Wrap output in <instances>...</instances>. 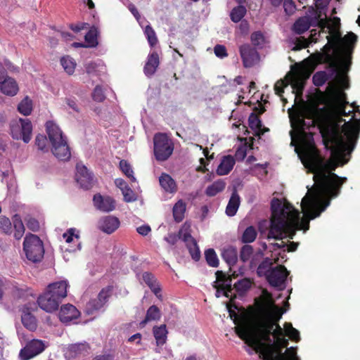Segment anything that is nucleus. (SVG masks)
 I'll use <instances>...</instances> for the list:
<instances>
[{
	"label": "nucleus",
	"mask_w": 360,
	"mask_h": 360,
	"mask_svg": "<svg viewBox=\"0 0 360 360\" xmlns=\"http://www.w3.org/2000/svg\"><path fill=\"white\" fill-rule=\"evenodd\" d=\"M186 247L192 259L195 261H198L200 258V251L195 238H192V243H188Z\"/></svg>",
	"instance_id": "45"
},
{
	"label": "nucleus",
	"mask_w": 360,
	"mask_h": 360,
	"mask_svg": "<svg viewBox=\"0 0 360 360\" xmlns=\"http://www.w3.org/2000/svg\"><path fill=\"white\" fill-rule=\"evenodd\" d=\"M161 188L168 193H175L177 191V185L174 179L168 174L162 173L159 177Z\"/></svg>",
	"instance_id": "23"
},
{
	"label": "nucleus",
	"mask_w": 360,
	"mask_h": 360,
	"mask_svg": "<svg viewBox=\"0 0 360 360\" xmlns=\"http://www.w3.org/2000/svg\"><path fill=\"white\" fill-rule=\"evenodd\" d=\"M231 282L232 279L231 276H228L227 280H226L224 283L218 285L217 292L221 290L225 297H231V295H230L232 292Z\"/></svg>",
	"instance_id": "43"
},
{
	"label": "nucleus",
	"mask_w": 360,
	"mask_h": 360,
	"mask_svg": "<svg viewBox=\"0 0 360 360\" xmlns=\"http://www.w3.org/2000/svg\"><path fill=\"white\" fill-rule=\"evenodd\" d=\"M120 222L117 217L114 216H105L98 221V228L103 232L111 234L120 226Z\"/></svg>",
	"instance_id": "18"
},
{
	"label": "nucleus",
	"mask_w": 360,
	"mask_h": 360,
	"mask_svg": "<svg viewBox=\"0 0 360 360\" xmlns=\"http://www.w3.org/2000/svg\"><path fill=\"white\" fill-rule=\"evenodd\" d=\"M120 169L121 171L131 181H135V177L134 176V171L131 168L130 164L125 160H122L120 161Z\"/></svg>",
	"instance_id": "44"
},
{
	"label": "nucleus",
	"mask_w": 360,
	"mask_h": 360,
	"mask_svg": "<svg viewBox=\"0 0 360 360\" xmlns=\"http://www.w3.org/2000/svg\"><path fill=\"white\" fill-rule=\"evenodd\" d=\"M18 89L16 81L11 77L7 78L0 84L1 91L7 96H13L16 95Z\"/></svg>",
	"instance_id": "24"
},
{
	"label": "nucleus",
	"mask_w": 360,
	"mask_h": 360,
	"mask_svg": "<svg viewBox=\"0 0 360 360\" xmlns=\"http://www.w3.org/2000/svg\"><path fill=\"white\" fill-rule=\"evenodd\" d=\"M154 155L158 161H165L174 151L172 140L164 133H158L153 138Z\"/></svg>",
	"instance_id": "8"
},
{
	"label": "nucleus",
	"mask_w": 360,
	"mask_h": 360,
	"mask_svg": "<svg viewBox=\"0 0 360 360\" xmlns=\"http://www.w3.org/2000/svg\"><path fill=\"white\" fill-rule=\"evenodd\" d=\"M92 98L94 101L99 103L103 102L105 99V96L101 86H96L92 92Z\"/></svg>",
	"instance_id": "53"
},
{
	"label": "nucleus",
	"mask_w": 360,
	"mask_h": 360,
	"mask_svg": "<svg viewBox=\"0 0 360 360\" xmlns=\"http://www.w3.org/2000/svg\"><path fill=\"white\" fill-rule=\"evenodd\" d=\"M288 86V82L285 80L280 79L277 81L274 85V91L276 94L282 96L284 93V88Z\"/></svg>",
	"instance_id": "61"
},
{
	"label": "nucleus",
	"mask_w": 360,
	"mask_h": 360,
	"mask_svg": "<svg viewBox=\"0 0 360 360\" xmlns=\"http://www.w3.org/2000/svg\"><path fill=\"white\" fill-rule=\"evenodd\" d=\"M225 188V183L222 181L214 182L206 188L205 193L208 196H214Z\"/></svg>",
	"instance_id": "38"
},
{
	"label": "nucleus",
	"mask_w": 360,
	"mask_h": 360,
	"mask_svg": "<svg viewBox=\"0 0 360 360\" xmlns=\"http://www.w3.org/2000/svg\"><path fill=\"white\" fill-rule=\"evenodd\" d=\"M93 202L97 210L104 212H109L115 209V200L110 196H103L97 193L94 195Z\"/></svg>",
	"instance_id": "17"
},
{
	"label": "nucleus",
	"mask_w": 360,
	"mask_h": 360,
	"mask_svg": "<svg viewBox=\"0 0 360 360\" xmlns=\"http://www.w3.org/2000/svg\"><path fill=\"white\" fill-rule=\"evenodd\" d=\"M292 219V222H290L288 219H286V223L283 228L281 229L280 233H271V229H269L268 233V238L283 239L284 238L288 237L289 238L292 239L295 235L296 231L298 230L296 227V225H297L296 223L297 215L294 214Z\"/></svg>",
	"instance_id": "15"
},
{
	"label": "nucleus",
	"mask_w": 360,
	"mask_h": 360,
	"mask_svg": "<svg viewBox=\"0 0 360 360\" xmlns=\"http://www.w3.org/2000/svg\"><path fill=\"white\" fill-rule=\"evenodd\" d=\"M13 228L14 229V238L18 240H20L25 233V229L22 219L18 214L13 217Z\"/></svg>",
	"instance_id": "33"
},
{
	"label": "nucleus",
	"mask_w": 360,
	"mask_h": 360,
	"mask_svg": "<svg viewBox=\"0 0 360 360\" xmlns=\"http://www.w3.org/2000/svg\"><path fill=\"white\" fill-rule=\"evenodd\" d=\"M23 250L27 259L32 262H40L44 255L42 240L39 236L32 233L25 236L23 242Z\"/></svg>",
	"instance_id": "7"
},
{
	"label": "nucleus",
	"mask_w": 360,
	"mask_h": 360,
	"mask_svg": "<svg viewBox=\"0 0 360 360\" xmlns=\"http://www.w3.org/2000/svg\"><path fill=\"white\" fill-rule=\"evenodd\" d=\"M301 160L314 173L315 185L311 193L308 191L302 200L304 217L301 219L299 211L294 208L288 219L292 222V217L296 214L297 229L306 231L309 229V221L318 217L329 206L331 198L339 195L342 186L347 179L332 172L335 166L331 167L330 171L326 168L312 138L304 143Z\"/></svg>",
	"instance_id": "1"
},
{
	"label": "nucleus",
	"mask_w": 360,
	"mask_h": 360,
	"mask_svg": "<svg viewBox=\"0 0 360 360\" xmlns=\"http://www.w3.org/2000/svg\"><path fill=\"white\" fill-rule=\"evenodd\" d=\"M21 321L23 326L28 330L34 331L37 329V319L30 312V308L23 306L21 309Z\"/></svg>",
	"instance_id": "21"
},
{
	"label": "nucleus",
	"mask_w": 360,
	"mask_h": 360,
	"mask_svg": "<svg viewBox=\"0 0 360 360\" xmlns=\"http://www.w3.org/2000/svg\"><path fill=\"white\" fill-rule=\"evenodd\" d=\"M181 233L182 230L180 229L179 233H169L167 234V236L165 237V240L167 241L169 244L174 245H175L177 241L181 238Z\"/></svg>",
	"instance_id": "58"
},
{
	"label": "nucleus",
	"mask_w": 360,
	"mask_h": 360,
	"mask_svg": "<svg viewBox=\"0 0 360 360\" xmlns=\"http://www.w3.org/2000/svg\"><path fill=\"white\" fill-rule=\"evenodd\" d=\"M18 111L25 116L31 114L32 111V101L27 96H26L18 106Z\"/></svg>",
	"instance_id": "37"
},
{
	"label": "nucleus",
	"mask_w": 360,
	"mask_h": 360,
	"mask_svg": "<svg viewBox=\"0 0 360 360\" xmlns=\"http://www.w3.org/2000/svg\"><path fill=\"white\" fill-rule=\"evenodd\" d=\"M297 124L302 130H305L309 129L311 127H315L316 121L314 120L309 119L307 122L304 119L298 118Z\"/></svg>",
	"instance_id": "60"
},
{
	"label": "nucleus",
	"mask_w": 360,
	"mask_h": 360,
	"mask_svg": "<svg viewBox=\"0 0 360 360\" xmlns=\"http://www.w3.org/2000/svg\"><path fill=\"white\" fill-rule=\"evenodd\" d=\"M144 33L150 46L151 47L155 46L157 44L158 40L153 28L150 25H147L145 28Z\"/></svg>",
	"instance_id": "47"
},
{
	"label": "nucleus",
	"mask_w": 360,
	"mask_h": 360,
	"mask_svg": "<svg viewBox=\"0 0 360 360\" xmlns=\"http://www.w3.org/2000/svg\"><path fill=\"white\" fill-rule=\"evenodd\" d=\"M89 346L85 343H77L70 345L68 347L69 356L75 358L85 356L89 354Z\"/></svg>",
	"instance_id": "26"
},
{
	"label": "nucleus",
	"mask_w": 360,
	"mask_h": 360,
	"mask_svg": "<svg viewBox=\"0 0 360 360\" xmlns=\"http://www.w3.org/2000/svg\"><path fill=\"white\" fill-rule=\"evenodd\" d=\"M35 144L37 146L38 149L43 151H48L47 147V139L46 136L41 134H38L35 139Z\"/></svg>",
	"instance_id": "54"
},
{
	"label": "nucleus",
	"mask_w": 360,
	"mask_h": 360,
	"mask_svg": "<svg viewBox=\"0 0 360 360\" xmlns=\"http://www.w3.org/2000/svg\"><path fill=\"white\" fill-rule=\"evenodd\" d=\"M274 323L270 320H259L255 327L244 324L235 327L236 333L245 344L259 353L262 360H300L297 348H287L288 340L283 336L272 342L271 333Z\"/></svg>",
	"instance_id": "2"
},
{
	"label": "nucleus",
	"mask_w": 360,
	"mask_h": 360,
	"mask_svg": "<svg viewBox=\"0 0 360 360\" xmlns=\"http://www.w3.org/2000/svg\"><path fill=\"white\" fill-rule=\"evenodd\" d=\"M160 64L159 56L156 51L150 53L148 56L147 61L143 68L144 74L150 77L153 76Z\"/></svg>",
	"instance_id": "20"
},
{
	"label": "nucleus",
	"mask_w": 360,
	"mask_h": 360,
	"mask_svg": "<svg viewBox=\"0 0 360 360\" xmlns=\"http://www.w3.org/2000/svg\"><path fill=\"white\" fill-rule=\"evenodd\" d=\"M360 131V120L345 122L341 129L338 124H328L321 128V134L325 146L332 145V153L336 158L344 160L342 165L347 162L346 155H350L354 149Z\"/></svg>",
	"instance_id": "3"
},
{
	"label": "nucleus",
	"mask_w": 360,
	"mask_h": 360,
	"mask_svg": "<svg viewBox=\"0 0 360 360\" xmlns=\"http://www.w3.org/2000/svg\"><path fill=\"white\" fill-rule=\"evenodd\" d=\"M266 319H270L274 323V327L271 330V335H272L275 339L285 335V329L282 328L278 323H275L271 317H264L261 320Z\"/></svg>",
	"instance_id": "50"
},
{
	"label": "nucleus",
	"mask_w": 360,
	"mask_h": 360,
	"mask_svg": "<svg viewBox=\"0 0 360 360\" xmlns=\"http://www.w3.org/2000/svg\"><path fill=\"white\" fill-rule=\"evenodd\" d=\"M311 26V21L309 17L304 16L298 18L293 25V31L301 34L308 30Z\"/></svg>",
	"instance_id": "31"
},
{
	"label": "nucleus",
	"mask_w": 360,
	"mask_h": 360,
	"mask_svg": "<svg viewBox=\"0 0 360 360\" xmlns=\"http://www.w3.org/2000/svg\"><path fill=\"white\" fill-rule=\"evenodd\" d=\"M250 39L255 46H259L264 42V34L260 31L252 32L250 36Z\"/></svg>",
	"instance_id": "56"
},
{
	"label": "nucleus",
	"mask_w": 360,
	"mask_h": 360,
	"mask_svg": "<svg viewBox=\"0 0 360 360\" xmlns=\"http://www.w3.org/2000/svg\"><path fill=\"white\" fill-rule=\"evenodd\" d=\"M309 60H312L314 65L328 63L333 68L337 67V63L333 61L332 56L328 53H314L310 56Z\"/></svg>",
	"instance_id": "25"
},
{
	"label": "nucleus",
	"mask_w": 360,
	"mask_h": 360,
	"mask_svg": "<svg viewBox=\"0 0 360 360\" xmlns=\"http://www.w3.org/2000/svg\"><path fill=\"white\" fill-rule=\"evenodd\" d=\"M153 333L158 346H162L166 343L168 331L165 324H162L160 326H154Z\"/></svg>",
	"instance_id": "27"
},
{
	"label": "nucleus",
	"mask_w": 360,
	"mask_h": 360,
	"mask_svg": "<svg viewBox=\"0 0 360 360\" xmlns=\"http://www.w3.org/2000/svg\"><path fill=\"white\" fill-rule=\"evenodd\" d=\"M122 192L125 202H130L136 200L135 193L129 186L125 188Z\"/></svg>",
	"instance_id": "59"
},
{
	"label": "nucleus",
	"mask_w": 360,
	"mask_h": 360,
	"mask_svg": "<svg viewBox=\"0 0 360 360\" xmlns=\"http://www.w3.org/2000/svg\"><path fill=\"white\" fill-rule=\"evenodd\" d=\"M254 250L252 245L245 244L244 245L240 252V259L243 262L248 261L253 254Z\"/></svg>",
	"instance_id": "48"
},
{
	"label": "nucleus",
	"mask_w": 360,
	"mask_h": 360,
	"mask_svg": "<svg viewBox=\"0 0 360 360\" xmlns=\"http://www.w3.org/2000/svg\"><path fill=\"white\" fill-rule=\"evenodd\" d=\"M249 127L253 130H260L262 127V122L259 117L252 112L248 118Z\"/></svg>",
	"instance_id": "51"
},
{
	"label": "nucleus",
	"mask_w": 360,
	"mask_h": 360,
	"mask_svg": "<svg viewBox=\"0 0 360 360\" xmlns=\"http://www.w3.org/2000/svg\"><path fill=\"white\" fill-rule=\"evenodd\" d=\"M98 32L95 27H91L85 34V41L87 43L88 47H96L98 45L97 40Z\"/></svg>",
	"instance_id": "40"
},
{
	"label": "nucleus",
	"mask_w": 360,
	"mask_h": 360,
	"mask_svg": "<svg viewBox=\"0 0 360 360\" xmlns=\"http://www.w3.org/2000/svg\"><path fill=\"white\" fill-rule=\"evenodd\" d=\"M273 264L272 260L269 258H265L258 266L257 273L258 274L265 273L268 274L270 271V266Z\"/></svg>",
	"instance_id": "55"
},
{
	"label": "nucleus",
	"mask_w": 360,
	"mask_h": 360,
	"mask_svg": "<svg viewBox=\"0 0 360 360\" xmlns=\"http://www.w3.org/2000/svg\"><path fill=\"white\" fill-rule=\"evenodd\" d=\"M285 335L288 336L292 340L299 342L300 340L299 331L292 327L291 323L285 322L284 323Z\"/></svg>",
	"instance_id": "39"
},
{
	"label": "nucleus",
	"mask_w": 360,
	"mask_h": 360,
	"mask_svg": "<svg viewBox=\"0 0 360 360\" xmlns=\"http://www.w3.org/2000/svg\"><path fill=\"white\" fill-rule=\"evenodd\" d=\"M68 286V283L63 281L49 284L37 299L39 307L48 313L57 311L62 300L67 296Z\"/></svg>",
	"instance_id": "4"
},
{
	"label": "nucleus",
	"mask_w": 360,
	"mask_h": 360,
	"mask_svg": "<svg viewBox=\"0 0 360 360\" xmlns=\"http://www.w3.org/2000/svg\"><path fill=\"white\" fill-rule=\"evenodd\" d=\"M205 257L210 266L217 267L219 266V259L214 249L210 248L205 250Z\"/></svg>",
	"instance_id": "41"
},
{
	"label": "nucleus",
	"mask_w": 360,
	"mask_h": 360,
	"mask_svg": "<svg viewBox=\"0 0 360 360\" xmlns=\"http://www.w3.org/2000/svg\"><path fill=\"white\" fill-rule=\"evenodd\" d=\"M252 283L248 278H243L238 281L234 284V288L237 292H245L250 288Z\"/></svg>",
	"instance_id": "49"
},
{
	"label": "nucleus",
	"mask_w": 360,
	"mask_h": 360,
	"mask_svg": "<svg viewBox=\"0 0 360 360\" xmlns=\"http://www.w3.org/2000/svg\"><path fill=\"white\" fill-rule=\"evenodd\" d=\"M328 79V75L325 71L316 72L312 77L313 83L316 86H321Z\"/></svg>",
	"instance_id": "46"
},
{
	"label": "nucleus",
	"mask_w": 360,
	"mask_h": 360,
	"mask_svg": "<svg viewBox=\"0 0 360 360\" xmlns=\"http://www.w3.org/2000/svg\"><path fill=\"white\" fill-rule=\"evenodd\" d=\"M288 274L283 265H278L268 271L266 279L271 285L279 287L285 283Z\"/></svg>",
	"instance_id": "14"
},
{
	"label": "nucleus",
	"mask_w": 360,
	"mask_h": 360,
	"mask_svg": "<svg viewBox=\"0 0 360 360\" xmlns=\"http://www.w3.org/2000/svg\"><path fill=\"white\" fill-rule=\"evenodd\" d=\"M271 207L272 217L269 229H271V233H280L294 207L290 203H285L282 206L281 201L276 198L272 200Z\"/></svg>",
	"instance_id": "6"
},
{
	"label": "nucleus",
	"mask_w": 360,
	"mask_h": 360,
	"mask_svg": "<svg viewBox=\"0 0 360 360\" xmlns=\"http://www.w3.org/2000/svg\"><path fill=\"white\" fill-rule=\"evenodd\" d=\"M63 237L68 243H70L74 238L77 240L79 238V236L75 233V229H68L67 231L63 234Z\"/></svg>",
	"instance_id": "62"
},
{
	"label": "nucleus",
	"mask_w": 360,
	"mask_h": 360,
	"mask_svg": "<svg viewBox=\"0 0 360 360\" xmlns=\"http://www.w3.org/2000/svg\"><path fill=\"white\" fill-rule=\"evenodd\" d=\"M13 225L9 218L5 216L0 217V231L3 233L11 235L13 232Z\"/></svg>",
	"instance_id": "42"
},
{
	"label": "nucleus",
	"mask_w": 360,
	"mask_h": 360,
	"mask_svg": "<svg viewBox=\"0 0 360 360\" xmlns=\"http://www.w3.org/2000/svg\"><path fill=\"white\" fill-rule=\"evenodd\" d=\"M45 349L46 345L44 341L33 339L20 350V357L21 360H30L43 352Z\"/></svg>",
	"instance_id": "12"
},
{
	"label": "nucleus",
	"mask_w": 360,
	"mask_h": 360,
	"mask_svg": "<svg viewBox=\"0 0 360 360\" xmlns=\"http://www.w3.org/2000/svg\"><path fill=\"white\" fill-rule=\"evenodd\" d=\"M240 205V197L236 193H233L226 208V214L229 217L234 216Z\"/></svg>",
	"instance_id": "32"
},
{
	"label": "nucleus",
	"mask_w": 360,
	"mask_h": 360,
	"mask_svg": "<svg viewBox=\"0 0 360 360\" xmlns=\"http://www.w3.org/2000/svg\"><path fill=\"white\" fill-rule=\"evenodd\" d=\"M186 205L183 200H179L174 205L172 214L176 222L179 223L184 219Z\"/></svg>",
	"instance_id": "29"
},
{
	"label": "nucleus",
	"mask_w": 360,
	"mask_h": 360,
	"mask_svg": "<svg viewBox=\"0 0 360 360\" xmlns=\"http://www.w3.org/2000/svg\"><path fill=\"white\" fill-rule=\"evenodd\" d=\"M61 65L68 75H72L75 72L76 63L74 59L69 56H63L60 59Z\"/></svg>",
	"instance_id": "36"
},
{
	"label": "nucleus",
	"mask_w": 360,
	"mask_h": 360,
	"mask_svg": "<svg viewBox=\"0 0 360 360\" xmlns=\"http://www.w3.org/2000/svg\"><path fill=\"white\" fill-rule=\"evenodd\" d=\"M214 52L216 56L220 58H224L228 56L226 48L224 45H216L214 48Z\"/></svg>",
	"instance_id": "63"
},
{
	"label": "nucleus",
	"mask_w": 360,
	"mask_h": 360,
	"mask_svg": "<svg viewBox=\"0 0 360 360\" xmlns=\"http://www.w3.org/2000/svg\"><path fill=\"white\" fill-rule=\"evenodd\" d=\"M247 155V148L246 146H239L235 153V160L238 161H243Z\"/></svg>",
	"instance_id": "64"
},
{
	"label": "nucleus",
	"mask_w": 360,
	"mask_h": 360,
	"mask_svg": "<svg viewBox=\"0 0 360 360\" xmlns=\"http://www.w3.org/2000/svg\"><path fill=\"white\" fill-rule=\"evenodd\" d=\"M46 130L53 155L60 161H68L71 158L70 148L61 129L53 122L48 121Z\"/></svg>",
	"instance_id": "5"
},
{
	"label": "nucleus",
	"mask_w": 360,
	"mask_h": 360,
	"mask_svg": "<svg viewBox=\"0 0 360 360\" xmlns=\"http://www.w3.org/2000/svg\"><path fill=\"white\" fill-rule=\"evenodd\" d=\"M79 315L77 309L70 304H64L60 307L59 319L63 323H68L77 319Z\"/></svg>",
	"instance_id": "19"
},
{
	"label": "nucleus",
	"mask_w": 360,
	"mask_h": 360,
	"mask_svg": "<svg viewBox=\"0 0 360 360\" xmlns=\"http://www.w3.org/2000/svg\"><path fill=\"white\" fill-rule=\"evenodd\" d=\"M327 39L328 42L334 46L341 44L345 51L347 53L351 54L357 41V36L350 32L345 35V37H342V34L339 30L331 29L330 35L328 36Z\"/></svg>",
	"instance_id": "11"
},
{
	"label": "nucleus",
	"mask_w": 360,
	"mask_h": 360,
	"mask_svg": "<svg viewBox=\"0 0 360 360\" xmlns=\"http://www.w3.org/2000/svg\"><path fill=\"white\" fill-rule=\"evenodd\" d=\"M221 257L229 265H234L238 261V251L236 248L229 246L224 248L221 252Z\"/></svg>",
	"instance_id": "30"
},
{
	"label": "nucleus",
	"mask_w": 360,
	"mask_h": 360,
	"mask_svg": "<svg viewBox=\"0 0 360 360\" xmlns=\"http://www.w3.org/2000/svg\"><path fill=\"white\" fill-rule=\"evenodd\" d=\"M10 128L13 139L22 140L25 143H28L31 140L32 124L29 119L19 118L14 120L11 122Z\"/></svg>",
	"instance_id": "10"
},
{
	"label": "nucleus",
	"mask_w": 360,
	"mask_h": 360,
	"mask_svg": "<svg viewBox=\"0 0 360 360\" xmlns=\"http://www.w3.org/2000/svg\"><path fill=\"white\" fill-rule=\"evenodd\" d=\"M235 164L236 160L232 155H227L223 156L217 169V174L219 176L228 174L232 170Z\"/></svg>",
	"instance_id": "22"
},
{
	"label": "nucleus",
	"mask_w": 360,
	"mask_h": 360,
	"mask_svg": "<svg viewBox=\"0 0 360 360\" xmlns=\"http://www.w3.org/2000/svg\"><path fill=\"white\" fill-rule=\"evenodd\" d=\"M27 229L32 231L37 232L39 230L40 226L39 221L33 217H27L25 219Z\"/></svg>",
	"instance_id": "57"
},
{
	"label": "nucleus",
	"mask_w": 360,
	"mask_h": 360,
	"mask_svg": "<svg viewBox=\"0 0 360 360\" xmlns=\"http://www.w3.org/2000/svg\"><path fill=\"white\" fill-rule=\"evenodd\" d=\"M76 170L75 179L77 183L80 184L81 187L89 189L92 185L93 177L86 167L81 163H77Z\"/></svg>",
	"instance_id": "16"
},
{
	"label": "nucleus",
	"mask_w": 360,
	"mask_h": 360,
	"mask_svg": "<svg viewBox=\"0 0 360 360\" xmlns=\"http://www.w3.org/2000/svg\"><path fill=\"white\" fill-rule=\"evenodd\" d=\"M160 317L161 312L160 309L156 305H152L148 309L145 319L140 322V327L143 328L148 322L158 321Z\"/></svg>",
	"instance_id": "28"
},
{
	"label": "nucleus",
	"mask_w": 360,
	"mask_h": 360,
	"mask_svg": "<svg viewBox=\"0 0 360 360\" xmlns=\"http://www.w3.org/2000/svg\"><path fill=\"white\" fill-rule=\"evenodd\" d=\"M246 13V8L243 5L239 4L231 10L230 13L231 20L233 22H238L243 18Z\"/></svg>",
	"instance_id": "35"
},
{
	"label": "nucleus",
	"mask_w": 360,
	"mask_h": 360,
	"mask_svg": "<svg viewBox=\"0 0 360 360\" xmlns=\"http://www.w3.org/2000/svg\"><path fill=\"white\" fill-rule=\"evenodd\" d=\"M112 291V286L108 285L104 288H103L100 292L98 293L97 298L105 304L108 298L110 297Z\"/></svg>",
	"instance_id": "52"
},
{
	"label": "nucleus",
	"mask_w": 360,
	"mask_h": 360,
	"mask_svg": "<svg viewBox=\"0 0 360 360\" xmlns=\"http://www.w3.org/2000/svg\"><path fill=\"white\" fill-rule=\"evenodd\" d=\"M257 236V231L255 226H249L243 231L240 241L243 243L248 244L254 242Z\"/></svg>",
	"instance_id": "34"
},
{
	"label": "nucleus",
	"mask_w": 360,
	"mask_h": 360,
	"mask_svg": "<svg viewBox=\"0 0 360 360\" xmlns=\"http://www.w3.org/2000/svg\"><path fill=\"white\" fill-rule=\"evenodd\" d=\"M239 52L245 68H251L259 60V54L257 49L249 44L241 45Z\"/></svg>",
	"instance_id": "13"
},
{
	"label": "nucleus",
	"mask_w": 360,
	"mask_h": 360,
	"mask_svg": "<svg viewBox=\"0 0 360 360\" xmlns=\"http://www.w3.org/2000/svg\"><path fill=\"white\" fill-rule=\"evenodd\" d=\"M255 304L259 312L265 315L264 317H271L275 323L281 318L282 312L274 305L271 295L266 290L263 291L262 297L256 300Z\"/></svg>",
	"instance_id": "9"
}]
</instances>
